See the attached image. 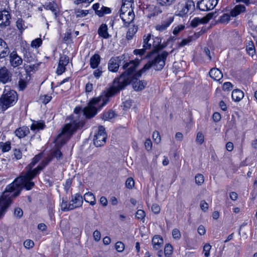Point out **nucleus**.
Returning a JSON list of instances; mask_svg holds the SVG:
<instances>
[{
    "instance_id": "nucleus-31",
    "label": "nucleus",
    "mask_w": 257,
    "mask_h": 257,
    "mask_svg": "<svg viewBox=\"0 0 257 257\" xmlns=\"http://www.w3.org/2000/svg\"><path fill=\"white\" fill-rule=\"evenodd\" d=\"M138 31V27L135 25L130 27L128 29V30L126 33V39L128 40H132L135 35V34Z\"/></svg>"
},
{
    "instance_id": "nucleus-43",
    "label": "nucleus",
    "mask_w": 257,
    "mask_h": 257,
    "mask_svg": "<svg viewBox=\"0 0 257 257\" xmlns=\"http://www.w3.org/2000/svg\"><path fill=\"white\" fill-rule=\"evenodd\" d=\"M16 25L18 29L20 31H23L27 28V26L25 25L24 21L21 19H19L17 20Z\"/></svg>"
},
{
    "instance_id": "nucleus-16",
    "label": "nucleus",
    "mask_w": 257,
    "mask_h": 257,
    "mask_svg": "<svg viewBox=\"0 0 257 257\" xmlns=\"http://www.w3.org/2000/svg\"><path fill=\"white\" fill-rule=\"evenodd\" d=\"M70 203L71 204V208L72 210L81 206L83 204V198L82 196L79 193L75 194L74 195L72 196Z\"/></svg>"
},
{
    "instance_id": "nucleus-48",
    "label": "nucleus",
    "mask_w": 257,
    "mask_h": 257,
    "mask_svg": "<svg viewBox=\"0 0 257 257\" xmlns=\"http://www.w3.org/2000/svg\"><path fill=\"white\" fill-rule=\"evenodd\" d=\"M69 63V57L66 55L60 56L59 64L60 65L66 66Z\"/></svg>"
},
{
    "instance_id": "nucleus-38",
    "label": "nucleus",
    "mask_w": 257,
    "mask_h": 257,
    "mask_svg": "<svg viewBox=\"0 0 257 257\" xmlns=\"http://www.w3.org/2000/svg\"><path fill=\"white\" fill-rule=\"evenodd\" d=\"M197 37L196 36H189L187 39H183L179 44V46L180 47H183L186 45L189 44L191 41L195 40L197 39Z\"/></svg>"
},
{
    "instance_id": "nucleus-35",
    "label": "nucleus",
    "mask_w": 257,
    "mask_h": 257,
    "mask_svg": "<svg viewBox=\"0 0 257 257\" xmlns=\"http://www.w3.org/2000/svg\"><path fill=\"white\" fill-rule=\"evenodd\" d=\"M176 0H157L158 4L161 6L168 7L175 3Z\"/></svg>"
},
{
    "instance_id": "nucleus-57",
    "label": "nucleus",
    "mask_w": 257,
    "mask_h": 257,
    "mask_svg": "<svg viewBox=\"0 0 257 257\" xmlns=\"http://www.w3.org/2000/svg\"><path fill=\"white\" fill-rule=\"evenodd\" d=\"M24 245L26 248L30 249L34 246V243L33 241L31 239H27L24 241Z\"/></svg>"
},
{
    "instance_id": "nucleus-63",
    "label": "nucleus",
    "mask_w": 257,
    "mask_h": 257,
    "mask_svg": "<svg viewBox=\"0 0 257 257\" xmlns=\"http://www.w3.org/2000/svg\"><path fill=\"white\" fill-rule=\"evenodd\" d=\"M152 211L155 214H159L161 211V208L160 206L157 204H153L152 206Z\"/></svg>"
},
{
    "instance_id": "nucleus-6",
    "label": "nucleus",
    "mask_w": 257,
    "mask_h": 257,
    "mask_svg": "<svg viewBox=\"0 0 257 257\" xmlns=\"http://www.w3.org/2000/svg\"><path fill=\"white\" fill-rule=\"evenodd\" d=\"M3 3L5 4V6L4 8H0V27L2 28H5L10 25V20L11 18L10 9L7 1L3 2Z\"/></svg>"
},
{
    "instance_id": "nucleus-12",
    "label": "nucleus",
    "mask_w": 257,
    "mask_h": 257,
    "mask_svg": "<svg viewBox=\"0 0 257 257\" xmlns=\"http://www.w3.org/2000/svg\"><path fill=\"white\" fill-rule=\"evenodd\" d=\"M139 72H138L131 79V82L132 83L133 88L136 91H141L143 90L146 86L147 83L145 81L138 80V76L137 74Z\"/></svg>"
},
{
    "instance_id": "nucleus-2",
    "label": "nucleus",
    "mask_w": 257,
    "mask_h": 257,
    "mask_svg": "<svg viewBox=\"0 0 257 257\" xmlns=\"http://www.w3.org/2000/svg\"><path fill=\"white\" fill-rule=\"evenodd\" d=\"M43 155V153H41L35 156L32 162L27 166L26 172L16 178L12 183L6 187L4 192V196L14 198L20 195L23 188L29 190L34 187L35 184L32 180L39 174V173L35 174L34 170L38 168L41 163L36 168L33 170L32 168L39 162Z\"/></svg>"
},
{
    "instance_id": "nucleus-32",
    "label": "nucleus",
    "mask_w": 257,
    "mask_h": 257,
    "mask_svg": "<svg viewBox=\"0 0 257 257\" xmlns=\"http://www.w3.org/2000/svg\"><path fill=\"white\" fill-rule=\"evenodd\" d=\"M115 114L114 112L111 110H109L103 113L102 118L104 120H110L114 118Z\"/></svg>"
},
{
    "instance_id": "nucleus-60",
    "label": "nucleus",
    "mask_w": 257,
    "mask_h": 257,
    "mask_svg": "<svg viewBox=\"0 0 257 257\" xmlns=\"http://www.w3.org/2000/svg\"><path fill=\"white\" fill-rule=\"evenodd\" d=\"M173 237L175 239H179L181 237V233L179 229L175 228L172 230Z\"/></svg>"
},
{
    "instance_id": "nucleus-51",
    "label": "nucleus",
    "mask_w": 257,
    "mask_h": 257,
    "mask_svg": "<svg viewBox=\"0 0 257 257\" xmlns=\"http://www.w3.org/2000/svg\"><path fill=\"white\" fill-rule=\"evenodd\" d=\"M23 215L22 209L19 207L16 208L14 210V216L18 219H20Z\"/></svg>"
},
{
    "instance_id": "nucleus-15",
    "label": "nucleus",
    "mask_w": 257,
    "mask_h": 257,
    "mask_svg": "<svg viewBox=\"0 0 257 257\" xmlns=\"http://www.w3.org/2000/svg\"><path fill=\"white\" fill-rule=\"evenodd\" d=\"M122 57V56L111 58L108 63V70L113 72H117L118 70Z\"/></svg>"
},
{
    "instance_id": "nucleus-62",
    "label": "nucleus",
    "mask_w": 257,
    "mask_h": 257,
    "mask_svg": "<svg viewBox=\"0 0 257 257\" xmlns=\"http://www.w3.org/2000/svg\"><path fill=\"white\" fill-rule=\"evenodd\" d=\"M200 206L201 210L203 212H207L208 209V204L204 200H202L200 202Z\"/></svg>"
},
{
    "instance_id": "nucleus-55",
    "label": "nucleus",
    "mask_w": 257,
    "mask_h": 257,
    "mask_svg": "<svg viewBox=\"0 0 257 257\" xmlns=\"http://www.w3.org/2000/svg\"><path fill=\"white\" fill-rule=\"evenodd\" d=\"M153 139L154 141L157 144L161 142V137L158 131H155L153 134Z\"/></svg>"
},
{
    "instance_id": "nucleus-13",
    "label": "nucleus",
    "mask_w": 257,
    "mask_h": 257,
    "mask_svg": "<svg viewBox=\"0 0 257 257\" xmlns=\"http://www.w3.org/2000/svg\"><path fill=\"white\" fill-rule=\"evenodd\" d=\"M22 58L18 55L16 51L9 53V62L10 65L13 68L17 67L23 63Z\"/></svg>"
},
{
    "instance_id": "nucleus-53",
    "label": "nucleus",
    "mask_w": 257,
    "mask_h": 257,
    "mask_svg": "<svg viewBox=\"0 0 257 257\" xmlns=\"http://www.w3.org/2000/svg\"><path fill=\"white\" fill-rule=\"evenodd\" d=\"M135 185V181L133 179L130 177L127 179L125 182V186L128 189H132Z\"/></svg>"
},
{
    "instance_id": "nucleus-29",
    "label": "nucleus",
    "mask_w": 257,
    "mask_h": 257,
    "mask_svg": "<svg viewBox=\"0 0 257 257\" xmlns=\"http://www.w3.org/2000/svg\"><path fill=\"white\" fill-rule=\"evenodd\" d=\"M27 76H26V74L22 75H21L20 76L19 80L18 81V89L19 90L23 91L24 90L27 85Z\"/></svg>"
},
{
    "instance_id": "nucleus-25",
    "label": "nucleus",
    "mask_w": 257,
    "mask_h": 257,
    "mask_svg": "<svg viewBox=\"0 0 257 257\" xmlns=\"http://www.w3.org/2000/svg\"><path fill=\"white\" fill-rule=\"evenodd\" d=\"M45 126V123L43 121L33 120L31 125V130L34 132H38L40 130H43Z\"/></svg>"
},
{
    "instance_id": "nucleus-44",
    "label": "nucleus",
    "mask_w": 257,
    "mask_h": 257,
    "mask_svg": "<svg viewBox=\"0 0 257 257\" xmlns=\"http://www.w3.org/2000/svg\"><path fill=\"white\" fill-rule=\"evenodd\" d=\"M186 9L187 10L188 13L190 11H192L194 9L195 5L194 3L192 0H187L185 4Z\"/></svg>"
},
{
    "instance_id": "nucleus-41",
    "label": "nucleus",
    "mask_w": 257,
    "mask_h": 257,
    "mask_svg": "<svg viewBox=\"0 0 257 257\" xmlns=\"http://www.w3.org/2000/svg\"><path fill=\"white\" fill-rule=\"evenodd\" d=\"M173 252V247L170 244H167L164 248V254L165 257H170Z\"/></svg>"
},
{
    "instance_id": "nucleus-26",
    "label": "nucleus",
    "mask_w": 257,
    "mask_h": 257,
    "mask_svg": "<svg viewBox=\"0 0 257 257\" xmlns=\"http://www.w3.org/2000/svg\"><path fill=\"white\" fill-rule=\"evenodd\" d=\"M100 62V57L98 54L93 55L90 59V65L93 69L98 67Z\"/></svg>"
},
{
    "instance_id": "nucleus-40",
    "label": "nucleus",
    "mask_w": 257,
    "mask_h": 257,
    "mask_svg": "<svg viewBox=\"0 0 257 257\" xmlns=\"http://www.w3.org/2000/svg\"><path fill=\"white\" fill-rule=\"evenodd\" d=\"M205 24V23H204V20H203V18H195L191 21V25L193 27H196L199 24Z\"/></svg>"
},
{
    "instance_id": "nucleus-47",
    "label": "nucleus",
    "mask_w": 257,
    "mask_h": 257,
    "mask_svg": "<svg viewBox=\"0 0 257 257\" xmlns=\"http://www.w3.org/2000/svg\"><path fill=\"white\" fill-rule=\"evenodd\" d=\"M47 9L51 10L52 12H53L55 15L56 16L57 11V6L56 4L54 3H49L46 6Z\"/></svg>"
},
{
    "instance_id": "nucleus-52",
    "label": "nucleus",
    "mask_w": 257,
    "mask_h": 257,
    "mask_svg": "<svg viewBox=\"0 0 257 257\" xmlns=\"http://www.w3.org/2000/svg\"><path fill=\"white\" fill-rule=\"evenodd\" d=\"M204 135L202 132H198L197 134L196 142L199 145H201L204 142Z\"/></svg>"
},
{
    "instance_id": "nucleus-1",
    "label": "nucleus",
    "mask_w": 257,
    "mask_h": 257,
    "mask_svg": "<svg viewBox=\"0 0 257 257\" xmlns=\"http://www.w3.org/2000/svg\"><path fill=\"white\" fill-rule=\"evenodd\" d=\"M140 61L138 59L125 62L122 66V68L125 70L118 78L113 80V84L104 94H102L98 97L92 99L88 105L83 109V114L87 118L93 117L97 113L98 109L95 106L97 105L99 106V109L104 106L109 100V98L114 96L119 91L123 89L131 83V79L133 77V73L138 66Z\"/></svg>"
},
{
    "instance_id": "nucleus-5",
    "label": "nucleus",
    "mask_w": 257,
    "mask_h": 257,
    "mask_svg": "<svg viewBox=\"0 0 257 257\" xmlns=\"http://www.w3.org/2000/svg\"><path fill=\"white\" fill-rule=\"evenodd\" d=\"M18 100L17 92L13 90L5 89L3 95L0 98V110L5 111L9 107L14 105Z\"/></svg>"
},
{
    "instance_id": "nucleus-21",
    "label": "nucleus",
    "mask_w": 257,
    "mask_h": 257,
    "mask_svg": "<svg viewBox=\"0 0 257 257\" xmlns=\"http://www.w3.org/2000/svg\"><path fill=\"white\" fill-rule=\"evenodd\" d=\"M173 21L172 18L166 20L162 22L161 24H158L156 26V29L159 32H163L167 29V28L170 25Z\"/></svg>"
},
{
    "instance_id": "nucleus-50",
    "label": "nucleus",
    "mask_w": 257,
    "mask_h": 257,
    "mask_svg": "<svg viewBox=\"0 0 257 257\" xmlns=\"http://www.w3.org/2000/svg\"><path fill=\"white\" fill-rule=\"evenodd\" d=\"M211 248V246L208 244L206 243L204 245L203 247V252L205 257H209L210 255V251Z\"/></svg>"
},
{
    "instance_id": "nucleus-9",
    "label": "nucleus",
    "mask_w": 257,
    "mask_h": 257,
    "mask_svg": "<svg viewBox=\"0 0 257 257\" xmlns=\"http://www.w3.org/2000/svg\"><path fill=\"white\" fill-rule=\"evenodd\" d=\"M13 73L6 66L0 68V83L6 84L10 83L12 80Z\"/></svg>"
},
{
    "instance_id": "nucleus-39",
    "label": "nucleus",
    "mask_w": 257,
    "mask_h": 257,
    "mask_svg": "<svg viewBox=\"0 0 257 257\" xmlns=\"http://www.w3.org/2000/svg\"><path fill=\"white\" fill-rule=\"evenodd\" d=\"M89 13L88 10H82L80 9L75 10V14L77 18H83L86 16Z\"/></svg>"
},
{
    "instance_id": "nucleus-7",
    "label": "nucleus",
    "mask_w": 257,
    "mask_h": 257,
    "mask_svg": "<svg viewBox=\"0 0 257 257\" xmlns=\"http://www.w3.org/2000/svg\"><path fill=\"white\" fill-rule=\"evenodd\" d=\"M120 17L124 24L127 26L135 19V14L131 8L122 6L120 10Z\"/></svg>"
},
{
    "instance_id": "nucleus-3",
    "label": "nucleus",
    "mask_w": 257,
    "mask_h": 257,
    "mask_svg": "<svg viewBox=\"0 0 257 257\" xmlns=\"http://www.w3.org/2000/svg\"><path fill=\"white\" fill-rule=\"evenodd\" d=\"M83 124V122L79 120L73 121L72 123H66L63 126L61 133L59 134L55 140L56 148L44 160L41 162V165L34 170L35 174L40 173L52 161L53 158L60 160L62 158V154L60 148L65 144L71 138L72 135Z\"/></svg>"
},
{
    "instance_id": "nucleus-58",
    "label": "nucleus",
    "mask_w": 257,
    "mask_h": 257,
    "mask_svg": "<svg viewBox=\"0 0 257 257\" xmlns=\"http://www.w3.org/2000/svg\"><path fill=\"white\" fill-rule=\"evenodd\" d=\"M115 249L118 252H122L124 249V244L121 241H118L115 245Z\"/></svg>"
},
{
    "instance_id": "nucleus-45",
    "label": "nucleus",
    "mask_w": 257,
    "mask_h": 257,
    "mask_svg": "<svg viewBox=\"0 0 257 257\" xmlns=\"http://www.w3.org/2000/svg\"><path fill=\"white\" fill-rule=\"evenodd\" d=\"M61 210L63 211H68L72 210L71 208V204L69 203L68 204L66 201L62 200V203L61 204Z\"/></svg>"
},
{
    "instance_id": "nucleus-56",
    "label": "nucleus",
    "mask_w": 257,
    "mask_h": 257,
    "mask_svg": "<svg viewBox=\"0 0 257 257\" xmlns=\"http://www.w3.org/2000/svg\"><path fill=\"white\" fill-rule=\"evenodd\" d=\"M181 10L179 11L178 15L183 17L188 13V12L186 9L185 5H181Z\"/></svg>"
},
{
    "instance_id": "nucleus-46",
    "label": "nucleus",
    "mask_w": 257,
    "mask_h": 257,
    "mask_svg": "<svg viewBox=\"0 0 257 257\" xmlns=\"http://www.w3.org/2000/svg\"><path fill=\"white\" fill-rule=\"evenodd\" d=\"M42 44V39L41 38H37L32 41L31 46L33 48H37L41 46Z\"/></svg>"
},
{
    "instance_id": "nucleus-8",
    "label": "nucleus",
    "mask_w": 257,
    "mask_h": 257,
    "mask_svg": "<svg viewBox=\"0 0 257 257\" xmlns=\"http://www.w3.org/2000/svg\"><path fill=\"white\" fill-rule=\"evenodd\" d=\"M106 138L105 128L103 126H99L98 132L94 136L93 139L94 145L97 147L103 146L105 144Z\"/></svg>"
},
{
    "instance_id": "nucleus-24",
    "label": "nucleus",
    "mask_w": 257,
    "mask_h": 257,
    "mask_svg": "<svg viewBox=\"0 0 257 257\" xmlns=\"http://www.w3.org/2000/svg\"><path fill=\"white\" fill-rule=\"evenodd\" d=\"M99 35L104 39H108L110 36L108 33L107 26L105 24H102L99 27L98 30Z\"/></svg>"
},
{
    "instance_id": "nucleus-27",
    "label": "nucleus",
    "mask_w": 257,
    "mask_h": 257,
    "mask_svg": "<svg viewBox=\"0 0 257 257\" xmlns=\"http://www.w3.org/2000/svg\"><path fill=\"white\" fill-rule=\"evenodd\" d=\"M245 11V7L243 5H236L230 12V15L233 17H236L241 13Z\"/></svg>"
},
{
    "instance_id": "nucleus-42",
    "label": "nucleus",
    "mask_w": 257,
    "mask_h": 257,
    "mask_svg": "<svg viewBox=\"0 0 257 257\" xmlns=\"http://www.w3.org/2000/svg\"><path fill=\"white\" fill-rule=\"evenodd\" d=\"M0 145L2 151L3 153L8 152L11 150V146L10 142L6 143L1 142Z\"/></svg>"
},
{
    "instance_id": "nucleus-59",
    "label": "nucleus",
    "mask_w": 257,
    "mask_h": 257,
    "mask_svg": "<svg viewBox=\"0 0 257 257\" xmlns=\"http://www.w3.org/2000/svg\"><path fill=\"white\" fill-rule=\"evenodd\" d=\"M230 20V15L227 14H223L220 19V22L221 23H228Z\"/></svg>"
},
{
    "instance_id": "nucleus-18",
    "label": "nucleus",
    "mask_w": 257,
    "mask_h": 257,
    "mask_svg": "<svg viewBox=\"0 0 257 257\" xmlns=\"http://www.w3.org/2000/svg\"><path fill=\"white\" fill-rule=\"evenodd\" d=\"M146 11L148 12V17L151 18L162 13V11L159 7L154 5H149L146 8Z\"/></svg>"
},
{
    "instance_id": "nucleus-33",
    "label": "nucleus",
    "mask_w": 257,
    "mask_h": 257,
    "mask_svg": "<svg viewBox=\"0 0 257 257\" xmlns=\"http://www.w3.org/2000/svg\"><path fill=\"white\" fill-rule=\"evenodd\" d=\"M151 35L148 34L147 36L145 35L143 38V47L146 49H151L152 47L151 43H149L151 40Z\"/></svg>"
},
{
    "instance_id": "nucleus-37",
    "label": "nucleus",
    "mask_w": 257,
    "mask_h": 257,
    "mask_svg": "<svg viewBox=\"0 0 257 257\" xmlns=\"http://www.w3.org/2000/svg\"><path fill=\"white\" fill-rule=\"evenodd\" d=\"M24 67L26 73H29L37 69L38 64L27 65L25 64Z\"/></svg>"
},
{
    "instance_id": "nucleus-11",
    "label": "nucleus",
    "mask_w": 257,
    "mask_h": 257,
    "mask_svg": "<svg viewBox=\"0 0 257 257\" xmlns=\"http://www.w3.org/2000/svg\"><path fill=\"white\" fill-rule=\"evenodd\" d=\"M13 198L4 196V193L0 198V219L4 216L8 208L12 203Z\"/></svg>"
},
{
    "instance_id": "nucleus-22",
    "label": "nucleus",
    "mask_w": 257,
    "mask_h": 257,
    "mask_svg": "<svg viewBox=\"0 0 257 257\" xmlns=\"http://www.w3.org/2000/svg\"><path fill=\"white\" fill-rule=\"evenodd\" d=\"M152 243L154 249L159 250L163 247V240L159 235H155L152 239Z\"/></svg>"
},
{
    "instance_id": "nucleus-23",
    "label": "nucleus",
    "mask_w": 257,
    "mask_h": 257,
    "mask_svg": "<svg viewBox=\"0 0 257 257\" xmlns=\"http://www.w3.org/2000/svg\"><path fill=\"white\" fill-rule=\"evenodd\" d=\"M30 133L29 128L27 126H23L17 128L15 134L19 138H23L26 136Z\"/></svg>"
},
{
    "instance_id": "nucleus-20",
    "label": "nucleus",
    "mask_w": 257,
    "mask_h": 257,
    "mask_svg": "<svg viewBox=\"0 0 257 257\" xmlns=\"http://www.w3.org/2000/svg\"><path fill=\"white\" fill-rule=\"evenodd\" d=\"M209 74L211 78L217 81H219L223 77V74L221 71L216 68H212L210 70Z\"/></svg>"
},
{
    "instance_id": "nucleus-14",
    "label": "nucleus",
    "mask_w": 257,
    "mask_h": 257,
    "mask_svg": "<svg viewBox=\"0 0 257 257\" xmlns=\"http://www.w3.org/2000/svg\"><path fill=\"white\" fill-rule=\"evenodd\" d=\"M92 8L95 11V15L99 17H103L105 15L109 14L111 13L110 8L102 6L100 8V5L99 3L94 4Z\"/></svg>"
},
{
    "instance_id": "nucleus-64",
    "label": "nucleus",
    "mask_w": 257,
    "mask_h": 257,
    "mask_svg": "<svg viewBox=\"0 0 257 257\" xmlns=\"http://www.w3.org/2000/svg\"><path fill=\"white\" fill-rule=\"evenodd\" d=\"M102 72V68L99 67L94 71L93 75L96 78L98 79L101 76Z\"/></svg>"
},
{
    "instance_id": "nucleus-61",
    "label": "nucleus",
    "mask_w": 257,
    "mask_h": 257,
    "mask_svg": "<svg viewBox=\"0 0 257 257\" xmlns=\"http://www.w3.org/2000/svg\"><path fill=\"white\" fill-rule=\"evenodd\" d=\"M145 212L144 210L140 209L137 211L136 214V217L139 219H143L145 217Z\"/></svg>"
},
{
    "instance_id": "nucleus-36",
    "label": "nucleus",
    "mask_w": 257,
    "mask_h": 257,
    "mask_svg": "<svg viewBox=\"0 0 257 257\" xmlns=\"http://www.w3.org/2000/svg\"><path fill=\"white\" fill-rule=\"evenodd\" d=\"M35 56L30 52L26 51L24 54V60L28 63H31L35 61Z\"/></svg>"
},
{
    "instance_id": "nucleus-30",
    "label": "nucleus",
    "mask_w": 257,
    "mask_h": 257,
    "mask_svg": "<svg viewBox=\"0 0 257 257\" xmlns=\"http://www.w3.org/2000/svg\"><path fill=\"white\" fill-rule=\"evenodd\" d=\"M84 200L89 203L91 205H94L96 204V200L94 195L91 192L86 193L84 195Z\"/></svg>"
},
{
    "instance_id": "nucleus-28",
    "label": "nucleus",
    "mask_w": 257,
    "mask_h": 257,
    "mask_svg": "<svg viewBox=\"0 0 257 257\" xmlns=\"http://www.w3.org/2000/svg\"><path fill=\"white\" fill-rule=\"evenodd\" d=\"M244 97V93L240 89H236L232 92V98L236 102L240 101Z\"/></svg>"
},
{
    "instance_id": "nucleus-17",
    "label": "nucleus",
    "mask_w": 257,
    "mask_h": 257,
    "mask_svg": "<svg viewBox=\"0 0 257 257\" xmlns=\"http://www.w3.org/2000/svg\"><path fill=\"white\" fill-rule=\"evenodd\" d=\"M10 53L9 48L6 42L0 38V59L8 56Z\"/></svg>"
},
{
    "instance_id": "nucleus-4",
    "label": "nucleus",
    "mask_w": 257,
    "mask_h": 257,
    "mask_svg": "<svg viewBox=\"0 0 257 257\" xmlns=\"http://www.w3.org/2000/svg\"><path fill=\"white\" fill-rule=\"evenodd\" d=\"M168 56V53L166 51H163L161 54L151 52L147 55L148 57L150 58V60L137 75L138 76H141L142 73L149 70L151 67H153L157 71L162 70L165 65V61Z\"/></svg>"
},
{
    "instance_id": "nucleus-54",
    "label": "nucleus",
    "mask_w": 257,
    "mask_h": 257,
    "mask_svg": "<svg viewBox=\"0 0 257 257\" xmlns=\"http://www.w3.org/2000/svg\"><path fill=\"white\" fill-rule=\"evenodd\" d=\"M52 99L51 96L48 95H41L40 97V100L44 104L48 103Z\"/></svg>"
},
{
    "instance_id": "nucleus-10",
    "label": "nucleus",
    "mask_w": 257,
    "mask_h": 257,
    "mask_svg": "<svg viewBox=\"0 0 257 257\" xmlns=\"http://www.w3.org/2000/svg\"><path fill=\"white\" fill-rule=\"evenodd\" d=\"M218 3V0H201L198 2L197 7L202 11L213 10Z\"/></svg>"
},
{
    "instance_id": "nucleus-49",
    "label": "nucleus",
    "mask_w": 257,
    "mask_h": 257,
    "mask_svg": "<svg viewBox=\"0 0 257 257\" xmlns=\"http://www.w3.org/2000/svg\"><path fill=\"white\" fill-rule=\"evenodd\" d=\"M195 182L198 185H201L204 181V178L203 175L197 174L195 178Z\"/></svg>"
},
{
    "instance_id": "nucleus-34",
    "label": "nucleus",
    "mask_w": 257,
    "mask_h": 257,
    "mask_svg": "<svg viewBox=\"0 0 257 257\" xmlns=\"http://www.w3.org/2000/svg\"><path fill=\"white\" fill-rule=\"evenodd\" d=\"M246 50L248 55L252 56L255 54V47L252 41L248 42L246 46Z\"/></svg>"
},
{
    "instance_id": "nucleus-19",
    "label": "nucleus",
    "mask_w": 257,
    "mask_h": 257,
    "mask_svg": "<svg viewBox=\"0 0 257 257\" xmlns=\"http://www.w3.org/2000/svg\"><path fill=\"white\" fill-rule=\"evenodd\" d=\"M153 50L152 52L157 53L158 51L162 50L165 47V45L161 44V39L159 37H156L153 40V44L152 45Z\"/></svg>"
}]
</instances>
